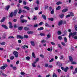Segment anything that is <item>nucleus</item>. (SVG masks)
I'll list each match as a JSON object with an SVG mask.
<instances>
[{
	"mask_svg": "<svg viewBox=\"0 0 77 77\" xmlns=\"http://www.w3.org/2000/svg\"><path fill=\"white\" fill-rule=\"evenodd\" d=\"M22 12V11H21V9H20L19 11L18 12V14H21V13Z\"/></svg>",
	"mask_w": 77,
	"mask_h": 77,
	"instance_id": "obj_37",
	"label": "nucleus"
},
{
	"mask_svg": "<svg viewBox=\"0 0 77 77\" xmlns=\"http://www.w3.org/2000/svg\"><path fill=\"white\" fill-rule=\"evenodd\" d=\"M51 10H52V7H49V11H51Z\"/></svg>",
	"mask_w": 77,
	"mask_h": 77,
	"instance_id": "obj_61",
	"label": "nucleus"
},
{
	"mask_svg": "<svg viewBox=\"0 0 77 77\" xmlns=\"http://www.w3.org/2000/svg\"><path fill=\"white\" fill-rule=\"evenodd\" d=\"M47 37L48 38H50L51 37V35L48 34L47 35Z\"/></svg>",
	"mask_w": 77,
	"mask_h": 77,
	"instance_id": "obj_44",
	"label": "nucleus"
},
{
	"mask_svg": "<svg viewBox=\"0 0 77 77\" xmlns=\"http://www.w3.org/2000/svg\"><path fill=\"white\" fill-rule=\"evenodd\" d=\"M40 35L41 36H45V34L44 33H41Z\"/></svg>",
	"mask_w": 77,
	"mask_h": 77,
	"instance_id": "obj_20",
	"label": "nucleus"
},
{
	"mask_svg": "<svg viewBox=\"0 0 77 77\" xmlns=\"http://www.w3.org/2000/svg\"><path fill=\"white\" fill-rule=\"evenodd\" d=\"M70 15L72 16V17H73V16H74V14H73L72 13V12H71L70 13Z\"/></svg>",
	"mask_w": 77,
	"mask_h": 77,
	"instance_id": "obj_47",
	"label": "nucleus"
},
{
	"mask_svg": "<svg viewBox=\"0 0 77 77\" xmlns=\"http://www.w3.org/2000/svg\"><path fill=\"white\" fill-rule=\"evenodd\" d=\"M32 56H33V57H34V58H36L35 54V53L33 52L32 53Z\"/></svg>",
	"mask_w": 77,
	"mask_h": 77,
	"instance_id": "obj_24",
	"label": "nucleus"
},
{
	"mask_svg": "<svg viewBox=\"0 0 77 77\" xmlns=\"http://www.w3.org/2000/svg\"><path fill=\"white\" fill-rule=\"evenodd\" d=\"M73 38L75 39H77V36H75L74 37H73Z\"/></svg>",
	"mask_w": 77,
	"mask_h": 77,
	"instance_id": "obj_62",
	"label": "nucleus"
},
{
	"mask_svg": "<svg viewBox=\"0 0 77 77\" xmlns=\"http://www.w3.org/2000/svg\"><path fill=\"white\" fill-rule=\"evenodd\" d=\"M58 47L59 48H60L61 49H62V48L61 47V46L59 44H58Z\"/></svg>",
	"mask_w": 77,
	"mask_h": 77,
	"instance_id": "obj_41",
	"label": "nucleus"
},
{
	"mask_svg": "<svg viewBox=\"0 0 77 77\" xmlns=\"http://www.w3.org/2000/svg\"><path fill=\"white\" fill-rule=\"evenodd\" d=\"M2 27H3V28L5 29H8V27H7L5 25H2Z\"/></svg>",
	"mask_w": 77,
	"mask_h": 77,
	"instance_id": "obj_9",
	"label": "nucleus"
},
{
	"mask_svg": "<svg viewBox=\"0 0 77 77\" xmlns=\"http://www.w3.org/2000/svg\"><path fill=\"white\" fill-rule=\"evenodd\" d=\"M10 59L11 60H13V59H14V56H11L10 57Z\"/></svg>",
	"mask_w": 77,
	"mask_h": 77,
	"instance_id": "obj_38",
	"label": "nucleus"
},
{
	"mask_svg": "<svg viewBox=\"0 0 77 77\" xmlns=\"http://www.w3.org/2000/svg\"><path fill=\"white\" fill-rule=\"evenodd\" d=\"M5 44H6V42H2L1 43V45H5Z\"/></svg>",
	"mask_w": 77,
	"mask_h": 77,
	"instance_id": "obj_30",
	"label": "nucleus"
},
{
	"mask_svg": "<svg viewBox=\"0 0 77 77\" xmlns=\"http://www.w3.org/2000/svg\"><path fill=\"white\" fill-rule=\"evenodd\" d=\"M13 54H14V57L16 58H17L18 57V53L17 51H14L13 52Z\"/></svg>",
	"mask_w": 77,
	"mask_h": 77,
	"instance_id": "obj_3",
	"label": "nucleus"
},
{
	"mask_svg": "<svg viewBox=\"0 0 77 77\" xmlns=\"http://www.w3.org/2000/svg\"><path fill=\"white\" fill-rule=\"evenodd\" d=\"M69 59L70 62H72L73 61V59L71 56H69Z\"/></svg>",
	"mask_w": 77,
	"mask_h": 77,
	"instance_id": "obj_8",
	"label": "nucleus"
},
{
	"mask_svg": "<svg viewBox=\"0 0 77 77\" xmlns=\"http://www.w3.org/2000/svg\"><path fill=\"white\" fill-rule=\"evenodd\" d=\"M2 75H3V76H5V77H6L7 76V75H6V74L4 73H2Z\"/></svg>",
	"mask_w": 77,
	"mask_h": 77,
	"instance_id": "obj_59",
	"label": "nucleus"
},
{
	"mask_svg": "<svg viewBox=\"0 0 77 77\" xmlns=\"http://www.w3.org/2000/svg\"><path fill=\"white\" fill-rule=\"evenodd\" d=\"M23 5H26L27 4V3L25 1H23Z\"/></svg>",
	"mask_w": 77,
	"mask_h": 77,
	"instance_id": "obj_46",
	"label": "nucleus"
},
{
	"mask_svg": "<svg viewBox=\"0 0 77 77\" xmlns=\"http://www.w3.org/2000/svg\"><path fill=\"white\" fill-rule=\"evenodd\" d=\"M53 77H57V75L55 73H54L53 75Z\"/></svg>",
	"mask_w": 77,
	"mask_h": 77,
	"instance_id": "obj_56",
	"label": "nucleus"
},
{
	"mask_svg": "<svg viewBox=\"0 0 77 77\" xmlns=\"http://www.w3.org/2000/svg\"><path fill=\"white\" fill-rule=\"evenodd\" d=\"M58 39H59L60 40H61L62 39V38L60 36H59L58 37Z\"/></svg>",
	"mask_w": 77,
	"mask_h": 77,
	"instance_id": "obj_32",
	"label": "nucleus"
},
{
	"mask_svg": "<svg viewBox=\"0 0 77 77\" xmlns=\"http://www.w3.org/2000/svg\"><path fill=\"white\" fill-rule=\"evenodd\" d=\"M48 64L46 63L45 65V67H48Z\"/></svg>",
	"mask_w": 77,
	"mask_h": 77,
	"instance_id": "obj_57",
	"label": "nucleus"
},
{
	"mask_svg": "<svg viewBox=\"0 0 77 77\" xmlns=\"http://www.w3.org/2000/svg\"><path fill=\"white\" fill-rule=\"evenodd\" d=\"M27 33L28 34H33V32L32 31H28L27 32Z\"/></svg>",
	"mask_w": 77,
	"mask_h": 77,
	"instance_id": "obj_16",
	"label": "nucleus"
},
{
	"mask_svg": "<svg viewBox=\"0 0 77 77\" xmlns=\"http://www.w3.org/2000/svg\"><path fill=\"white\" fill-rule=\"evenodd\" d=\"M71 17V15L69 14L66 16V18H68V17Z\"/></svg>",
	"mask_w": 77,
	"mask_h": 77,
	"instance_id": "obj_49",
	"label": "nucleus"
},
{
	"mask_svg": "<svg viewBox=\"0 0 77 77\" xmlns=\"http://www.w3.org/2000/svg\"><path fill=\"white\" fill-rule=\"evenodd\" d=\"M6 34H3L2 35V38L3 39H6Z\"/></svg>",
	"mask_w": 77,
	"mask_h": 77,
	"instance_id": "obj_13",
	"label": "nucleus"
},
{
	"mask_svg": "<svg viewBox=\"0 0 77 77\" xmlns=\"http://www.w3.org/2000/svg\"><path fill=\"white\" fill-rule=\"evenodd\" d=\"M48 67H49V68H51L53 67V65H50L48 66Z\"/></svg>",
	"mask_w": 77,
	"mask_h": 77,
	"instance_id": "obj_50",
	"label": "nucleus"
},
{
	"mask_svg": "<svg viewBox=\"0 0 77 77\" xmlns=\"http://www.w3.org/2000/svg\"><path fill=\"white\" fill-rule=\"evenodd\" d=\"M77 32H73V33L70 32L69 33V38H71V36H72V37H73L75 35H77Z\"/></svg>",
	"mask_w": 77,
	"mask_h": 77,
	"instance_id": "obj_2",
	"label": "nucleus"
},
{
	"mask_svg": "<svg viewBox=\"0 0 77 77\" xmlns=\"http://www.w3.org/2000/svg\"><path fill=\"white\" fill-rule=\"evenodd\" d=\"M62 2H61L59 1L56 3V5H60V4H62Z\"/></svg>",
	"mask_w": 77,
	"mask_h": 77,
	"instance_id": "obj_21",
	"label": "nucleus"
},
{
	"mask_svg": "<svg viewBox=\"0 0 77 77\" xmlns=\"http://www.w3.org/2000/svg\"><path fill=\"white\" fill-rule=\"evenodd\" d=\"M17 39H23V38H24V37L20 35H18L17 36Z\"/></svg>",
	"mask_w": 77,
	"mask_h": 77,
	"instance_id": "obj_5",
	"label": "nucleus"
},
{
	"mask_svg": "<svg viewBox=\"0 0 77 77\" xmlns=\"http://www.w3.org/2000/svg\"><path fill=\"white\" fill-rule=\"evenodd\" d=\"M26 48H29V47H28V46L27 45H24L22 46L21 48L23 49H25V48H26Z\"/></svg>",
	"mask_w": 77,
	"mask_h": 77,
	"instance_id": "obj_12",
	"label": "nucleus"
},
{
	"mask_svg": "<svg viewBox=\"0 0 77 77\" xmlns=\"http://www.w3.org/2000/svg\"><path fill=\"white\" fill-rule=\"evenodd\" d=\"M77 67L75 68V71L73 72V74H75V73H77Z\"/></svg>",
	"mask_w": 77,
	"mask_h": 77,
	"instance_id": "obj_29",
	"label": "nucleus"
},
{
	"mask_svg": "<svg viewBox=\"0 0 77 77\" xmlns=\"http://www.w3.org/2000/svg\"><path fill=\"white\" fill-rule=\"evenodd\" d=\"M75 30H76V31H77V26L75 25Z\"/></svg>",
	"mask_w": 77,
	"mask_h": 77,
	"instance_id": "obj_60",
	"label": "nucleus"
},
{
	"mask_svg": "<svg viewBox=\"0 0 77 77\" xmlns=\"http://www.w3.org/2000/svg\"><path fill=\"white\" fill-rule=\"evenodd\" d=\"M64 41L65 42H67V38L66 37H64Z\"/></svg>",
	"mask_w": 77,
	"mask_h": 77,
	"instance_id": "obj_36",
	"label": "nucleus"
},
{
	"mask_svg": "<svg viewBox=\"0 0 77 77\" xmlns=\"http://www.w3.org/2000/svg\"><path fill=\"white\" fill-rule=\"evenodd\" d=\"M42 17L45 20H47V18L46 17V16L44 14L42 15Z\"/></svg>",
	"mask_w": 77,
	"mask_h": 77,
	"instance_id": "obj_15",
	"label": "nucleus"
},
{
	"mask_svg": "<svg viewBox=\"0 0 77 77\" xmlns=\"http://www.w3.org/2000/svg\"><path fill=\"white\" fill-rule=\"evenodd\" d=\"M61 69L63 71H64V72H67V71H68V69H69V68L68 67H66L65 68L63 67H61Z\"/></svg>",
	"mask_w": 77,
	"mask_h": 77,
	"instance_id": "obj_4",
	"label": "nucleus"
},
{
	"mask_svg": "<svg viewBox=\"0 0 77 77\" xmlns=\"http://www.w3.org/2000/svg\"><path fill=\"white\" fill-rule=\"evenodd\" d=\"M23 17H24V15H21L20 17V20H21V19H22V18H23Z\"/></svg>",
	"mask_w": 77,
	"mask_h": 77,
	"instance_id": "obj_54",
	"label": "nucleus"
},
{
	"mask_svg": "<svg viewBox=\"0 0 77 77\" xmlns=\"http://www.w3.org/2000/svg\"><path fill=\"white\" fill-rule=\"evenodd\" d=\"M54 60V58H52L51 60L49 61V62H53Z\"/></svg>",
	"mask_w": 77,
	"mask_h": 77,
	"instance_id": "obj_39",
	"label": "nucleus"
},
{
	"mask_svg": "<svg viewBox=\"0 0 77 77\" xmlns=\"http://www.w3.org/2000/svg\"><path fill=\"white\" fill-rule=\"evenodd\" d=\"M48 20L50 21H54V19L53 18H48Z\"/></svg>",
	"mask_w": 77,
	"mask_h": 77,
	"instance_id": "obj_25",
	"label": "nucleus"
},
{
	"mask_svg": "<svg viewBox=\"0 0 77 77\" xmlns=\"http://www.w3.org/2000/svg\"><path fill=\"white\" fill-rule=\"evenodd\" d=\"M45 26L46 27H48L49 26V25L48 24V23H46L45 24Z\"/></svg>",
	"mask_w": 77,
	"mask_h": 77,
	"instance_id": "obj_55",
	"label": "nucleus"
},
{
	"mask_svg": "<svg viewBox=\"0 0 77 77\" xmlns=\"http://www.w3.org/2000/svg\"><path fill=\"white\" fill-rule=\"evenodd\" d=\"M18 12V10H16L14 11V12H12L10 14V17L11 18H12L14 16H16Z\"/></svg>",
	"mask_w": 77,
	"mask_h": 77,
	"instance_id": "obj_1",
	"label": "nucleus"
},
{
	"mask_svg": "<svg viewBox=\"0 0 77 77\" xmlns=\"http://www.w3.org/2000/svg\"><path fill=\"white\" fill-rule=\"evenodd\" d=\"M24 30L26 31H29V30H30V29L27 27H24Z\"/></svg>",
	"mask_w": 77,
	"mask_h": 77,
	"instance_id": "obj_6",
	"label": "nucleus"
},
{
	"mask_svg": "<svg viewBox=\"0 0 77 77\" xmlns=\"http://www.w3.org/2000/svg\"><path fill=\"white\" fill-rule=\"evenodd\" d=\"M30 43L32 46H35V42L33 41H31L30 42Z\"/></svg>",
	"mask_w": 77,
	"mask_h": 77,
	"instance_id": "obj_10",
	"label": "nucleus"
},
{
	"mask_svg": "<svg viewBox=\"0 0 77 77\" xmlns=\"http://www.w3.org/2000/svg\"><path fill=\"white\" fill-rule=\"evenodd\" d=\"M3 66L6 68L8 66V65L6 64H3Z\"/></svg>",
	"mask_w": 77,
	"mask_h": 77,
	"instance_id": "obj_45",
	"label": "nucleus"
},
{
	"mask_svg": "<svg viewBox=\"0 0 77 77\" xmlns=\"http://www.w3.org/2000/svg\"><path fill=\"white\" fill-rule=\"evenodd\" d=\"M38 26V25L37 24H36V25H35L34 26V27H37Z\"/></svg>",
	"mask_w": 77,
	"mask_h": 77,
	"instance_id": "obj_58",
	"label": "nucleus"
},
{
	"mask_svg": "<svg viewBox=\"0 0 77 77\" xmlns=\"http://www.w3.org/2000/svg\"><path fill=\"white\" fill-rule=\"evenodd\" d=\"M61 8V7L60 6H59L57 7L56 8V10H60V8Z\"/></svg>",
	"mask_w": 77,
	"mask_h": 77,
	"instance_id": "obj_26",
	"label": "nucleus"
},
{
	"mask_svg": "<svg viewBox=\"0 0 77 77\" xmlns=\"http://www.w3.org/2000/svg\"><path fill=\"white\" fill-rule=\"evenodd\" d=\"M9 8H10V5H8L6 7V8L7 10H8L9 9Z\"/></svg>",
	"mask_w": 77,
	"mask_h": 77,
	"instance_id": "obj_34",
	"label": "nucleus"
},
{
	"mask_svg": "<svg viewBox=\"0 0 77 77\" xmlns=\"http://www.w3.org/2000/svg\"><path fill=\"white\" fill-rule=\"evenodd\" d=\"M32 65L33 67H34V68H35V67H36V65H35V64H33V63H32Z\"/></svg>",
	"mask_w": 77,
	"mask_h": 77,
	"instance_id": "obj_51",
	"label": "nucleus"
},
{
	"mask_svg": "<svg viewBox=\"0 0 77 77\" xmlns=\"http://www.w3.org/2000/svg\"><path fill=\"white\" fill-rule=\"evenodd\" d=\"M5 20H6V17H3L0 21L1 23H3L5 21Z\"/></svg>",
	"mask_w": 77,
	"mask_h": 77,
	"instance_id": "obj_7",
	"label": "nucleus"
},
{
	"mask_svg": "<svg viewBox=\"0 0 77 77\" xmlns=\"http://www.w3.org/2000/svg\"><path fill=\"white\" fill-rule=\"evenodd\" d=\"M27 20L23 19L21 20V23H27Z\"/></svg>",
	"mask_w": 77,
	"mask_h": 77,
	"instance_id": "obj_11",
	"label": "nucleus"
},
{
	"mask_svg": "<svg viewBox=\"0 0 77 77\" xmlns=\"http://www.w3.org/2000/svg\"><path fill=\"white\" fill-rule=\"evenodd\" d=\"M41 42L42 43H44V42L45 43V42H46V40H45L43 39L42 41Z\"/></svg>",
	"mask_w": 77,
	"mask_h": 77,
	"instance_id": "obj_31",
	"label": "nucleus"
},
{
	"mask_svg": "<svg viewBox=\"0 0 77 77\" xmlns=\"http://www.w3.org/2000/svg\"><path fill=\"white\" fill-rule=\"evenodd\" d=\"M63 23V21L62 20L60 21L58 23V26H60V25H62V23Z\"/></svg>",
	"mask_w": 77,
	"mask_h": 77,
	"instance_id": "obj_17",
	"label": "nucleus"
},
{
	"mask_svg": "<svg viewBox=\"0 0 77 77\" xmlns=\"http://www.w3.org/2000/svg\"><path fill=\"white\" fill-rule=\"evenodd\" d=\"M54 10L53 9L52 10L51 12V14H54Z\"/></svg>",
	"mask_w": 77,
	"mask_h": 77,
	"instance_id": "obj_40",
	"label": "nucleus"
},
{
	"mask_svg": "<svg viewBox=\"0 0 77 77\" xmlns=\"http://www.w3.org/2000/svg\"><path fill=\"white\" fill-rule=\"evenodd\" d=\"M43 23V22H41L39 24V26H42V24Z\"/></svg>",
	"mask_w": 77,
	"mask_h": 77,
	"instance_id": "obj_52",
	"label": "nucleus"
},
{
	"mask_svg": "<svg viewBox=\"0 0 77 77\" xmlns=\"http://www.w3.org/2000/svg\"><path fill=\"white\" fill-rule=\"evenodd\" d=\"M6 68L4 66H2L0 67L1 69H5Z\"/></svg>",
	"mask_w": 77,
	"mask_h": 77,
	"instance_id": "obj_35",
	"label": "nucleus"
},
{
	"mask_svg": "<svg viewBox=\"0 0 77 77\" xmlns=\"http://www.w3.org/2000/svg\"><path fill=\"white\" fill-rule=\"evenodd\" d=\"M29 37L28 36V35H24V37H23L24 38H26V39L28 37Z\"/></svg>",
	"mask_w": 77,
	"mask_h": 77,
	"instance_id": "obj_33",
	"label": "nucleus"
},
{
	"mask_svg": "<svg viewBox=\"0 0 77 77\" xmlns=\"http://www.w3.org/2000/svg\"><path fill=\"white\" fill-rule=\"evenodd\" d=\"M36 3L38 5H39V0H37L36 2Z\"/></svg>",
	"mask_w": 77,
	"mask_h": 77,
	"instance_id": "obj_53",
	"label": "nucleus"
},
{
	"mask_svg": "<svg viewBox=\"0 0 77 77\" xmlns=\"http://www.w3.org/2000/svg\"><path fill=\"white\" fill-rule=\"evenodd\" d=\"M23 8H24V9H27L28 11H29V10H30L29 7H28L27 6H24V7Z\"/></svg>",
	"mask_w": 77,
	"mask_h": 77,
	"instance_id": "obj_18",
	"label": "nucleus"
},
{
	"mask_svg": "<svg viewBox=\"0 0 77 77\" xmlns=\"http://www.w3.org/2000/svg\"><path fill=\"white\" fill-rule=\"evenodd\" d=\"M68 11V9H65L63 10L62 11V12H67V11Z\"/></svg>",
	"mask_w": 77,
	"mask_h": 77,
	"instance_id": "obj_19",
	"label": "nucleus"
},
{
	"mask_svg": "<svg viewBox=\"0 0 77 77\" xmlns=\"http://www.w3.org/2000/svg\"><path fill=\"white\" fill-rule=\"evenodd\" d=\"M12 38V39H14V37L13 36H10L8 38V39H11Z\"/></svg>",
	"mask_w": 77,
	"mask_h": 77,
	"instance_id": "obj_23",
	"label": "nucleus"
},
{
	"mask_svg": "<svg viewBox=\"0 0 77 77\" xmlns=\"http://www.w3.org/2000/svg\"><path fill=\"white\" fill-rule=\"evenodd\" d=\"M64 14H62L61 15H60V18H63V16H64Z\"/></svg>",
	"mask_w": 77,
	"mask_h": 77,
	"instance_id": "obj_42",
	"label": "nucleus"
},
{
	"mask_svg": "<svg viewBox=\"0 0 77 77\" xmlns=\"http://www.w3.org/2000/svg\"><path fill=\"white\" fill-rule=\"evenodd\" d=\"M72 64H74V65H76L77 64V63L75 62H73L71 63Z\"/></svg>",
	"mask_w": 77,
	"mask_h": 77,
	"instance_id": "obj_43",
	"label": "nucleus"
},
{
	"mask_svg": "<svg viewBox=\"0 0 77 77\" xmlns=\"http://www.w3.org/2000/svg\"><path fill=\"white\" fill-rule=\"evenodd\" d=\"M23 26H21V27H19L18 29L19 30H21L22 29H23Z\"/></svg>",
	"mask_w": 77,
	"mask_h": 77,
	"instance_id": "obj_22",
	"label": "nucleus"
},
{
	"mask_svg": "<svg viewBox=\"0 0 77 77\" xmlns=\"http://www.w3.org/2000/svg\"><path fill=\"white\" fill-rule=\"evenodd\" d=\"M17 19H15L14 20H13V21L14 22H17Z\"/></svg>",
	"mask_w": 77,
	"mask_h": 77,
	"instance_id": "obj_64",
	"label": "nucleus"
},
{
	"mask_svg": "<svg viewBox=\"0 0 77 77\" xmlns=\"http://www.w3.org/2000/svg\"><path fill=\"white\" fill-rule=\"evenodd\" d=\"M57 34L58 35H61L62 34V32L60 31H58L57 32Z\"/></svg>",
	"mask_w": 77,
	"mask_h": 77,
	"instance_id": "obj_27",
	"label": "nucleus"
},
{
	"mask_svg": "<svg viewBox=\"0 0 77 77\" xmlns=\"http://www.w3.org/2000/svg\"><path fill=\"white\" fill-rule=\"evenodd\" d=\"M52 50L53 49L52 48L50 49V48H48L47 49L48 51H50V52H51L52 51Z\"/></svg>",
	"mask_w": 77,
	"mask_h": 77,
	"instance_id": "obj_28",
	"label": "nucleus"
},
{
	"mask_svg": "<svg viewBox=\"0 0 77 77\" xmlns=\"http://www.w3.org/2000/svg\"><path fill=\"white\" fill-rule=\"evenodd\" d=\"M20 74L21 75H24V74H26V73H25L23 72H21L20 73Z\"/></svg>",
	"mask_w": 77,
	"mask_h": 77,
	"instance_id": "obj_48",
	"label": "nucleus"
},
{
	"mask_svg": "<svg viewBox=\"0 0 77 77\" xmlns=\"http://www.w3.org/2000/svg\"><path fill=\"white\" fill-rule=\"evenodd\" d=\"M38 30L40 31V30H44V27H41L39 28H38L37 29Z\"/></svg>",
	"mask_w": 77,
	"mask_h": 77,
	"instance_id": "obj_14",
	"label": "nucleus"
},
{
	"mask_svg": "<svg viewBox=\"0 0 77 77\" xmlns=\"http://www.w3.org/2000/svg\"><path fill=\"white\" fill-rule=\"evenodd\" d=\"M26 59H27V60H29V59H30V57H26Z\"/></svg>",
	"mask_w": 77,
	"mask_h": 77,
	"instance_id": "obj_63",
	"label": "nucleus"
}]
</instances>
